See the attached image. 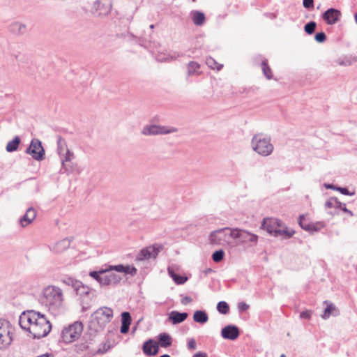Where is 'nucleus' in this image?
I'll list each match as a JSON object with an SVG mask.
<instances>
[{
  "mask_svg": "<svg viewBox=\"0 0 357 357\" xmlns=\"http://www.w3.org/2000/svg\"><path fill=\"white\" fill-rule=\"evenodd\" d=\"M19 324L22 329L29 331L34 339L47 336L52 328L46 317L35 310L22 313L19 317Z\"/></svg>",
  "mask_w": 357,
  "mask_h": 357,
  "instance_id": "1",
  "label": "nucleus"
},
{
  "mask_svg": "<svg viewBox=\"0 0 357 357\" xmlns=\"http://www.w3.org/2000/svg\"><path fill=\"white\" fill-rule=\"evenodd\" d=\"M43 303L50 310H57L61 307L63 302L62 290L56 286H48L43 289Z\"/></svg>",
  "mask_w": 357,
  "mask_h": 357,
  "instance_id": "2",
  "label": "nucleus"
},
{
  "mask_svg": "<svg viewBox=\"0 0 357 357\" xmlns=\"http://www.w3.org/2000/svg\"><path fill=\"white\" fill-rule=\"evenodd\" d=\"M113 318V310L107 307H101L91 317L89 327L98 332L105 328Z\"/></svg>",
  "mask_w": 357,
  "mask_h": 357,
  "instance_id": "3",
  "label": "nucleus"
},
{
  "mask_svg": "<svg viewBox=\"0 0 357 357\" xmlns=\"http://www.w3.org/2000/svg\"><path fill=\"white\" fill-rule=\"evenodd\" d=\"M251 145L254 151L264 157L270 155L274 150L271 139L261 133L253 136Z\"/></svg>",
  "mask_w": 357,
  "mask_h": 357,
  "instance_id": "4",
  "label": "nucleus"
},
{
  "mask_svg": "<svg viewBox=\"0 0 357 357\" xmlns=\"http://www.w3.org/2000/svg\"><path fill=\"white\" fill-rule=\"evenodd\" d=\"M236 229L225 227L211 232L209 241L213 245H230L231 241L235 239Z\"/></svg>",
  "mask_w": 357,
  "mask_h": 357,
  "instance_id": "5",
  "label": "nucleus"
},
{
  "mask_svg": "<svg viewBox=\"0 0 357 357\" xmlns=\"http://www.w3.org/2000/svg\"><path fill=\"white\" fill-rule=\"evenodd\" d=\"M10 324L5 319H0V351L7 349L13 342Z\"/></svg>",
  "mask_w": 357,
  "mask_h": 357,
  "instance_id": "6",
  "label": "nucleus"
},
{
  "mask_svg": "<svg viewBox=\"0 0 357 357\" xmlns=\"http://www.w3.org/2000/svg\"><path fill=\"white\" fill-rule=\"evenodd\" d=\"M83 331L82 322L75 321L62 331V338L65 342L70 343L77 340Z\"/></svg>",
  "mask_w": 357,
  "mask_h": 357,
  "instance_id": "7",
  "label": "nucleus"
},
{
  "mask_svg": "<svg viewBox=\"0 0 357 357\" xmlns=\"http://www.w3.org/2000/svg\"><path fill=\"white\" fill-rule=\"evenodd\" d=\"M177 131L174 127L158 126L155 124L146 125L142 130V134L146 136L167 135Z\"/></svg>",
  "mask_w": 357,
  "mask_h": 357,
  "instance_id": "8",
  "label": "nucleus"
},
{
  "mask_svg": "<svg viewBox=\"0 0 357 357\" xmlns=\"http://www.w3.org/2000/svg\"><path fill=\"white\" fill-rule=\"evenodd\" d=\"M25 153L31 155V157L37 161L43 160L45 155V151L41 141L36 138L31 141L30 145L26 149Z\"/></svg>",
  "mask_w": 357,
  "mask_h": 357,
  "instance_id": "9",
  "label": "nucleus"
},
{
  "mask_svg": "<svg viewBox=\"0 0 357 357\" xmlns=\"http://www.w3.org/2000/svg\"><path fill=\"white\" fill-rule=\"evenodd\" d=\"M162 244L155 243L140 250L136 257V261H144L149 259H155L163 250Z\"/></svg>",
  "mask_w": 357,
  "mask_h": 357,
  "instance_id": "10",
  "label": "nucleus"
},
{
  "mask_svg": "<svg viewBox=\"0 0 357 357\" xmlns=\"http://www.w3.org/2000/svg\"><path fill=\"white\" fill-rule=\"evenodd\" d=\"M235 239L238 240V243L252 246L257 244L258 236L255 234H251L247 231L241 230L236 228Z\"/></svg>",
  "mask_w": 357,
  "mask_h": 357,
  "instance_id": "11",
  "label": "nucleus"
},
{
  "mask_svg": "<svg viewBox=\"0 0 357 357\" xmlns=\"http://www.w3.org/2000/svg\"><path fill=\"white\" fill-rule=\"evenodd\" d=\"M111 8V0H97L93 5V13L98 16H105L109 13Z\"/></svg>",
  "mask_w": 357,
  "mask_h": 357,
  "instance_id": "12",
  "label": "nucleus"
},
{
  "mask_svg": "<svg viewBox=\"0 0 357 357\" xmlns=\"http://www.w3.org/2000/svg\"><path fill=\"white\" fill-rule=\"evenodd\" d=\"M261 226L269 234L275 236L278 227H282V222L277 218H264Z\"/></svg>",
  "mask_w": 357,
  "mask_h": 357,
  "instance_id": "13",
  "label": "nucleus"
},
{
  "mask_svg": "<svg viewBox=\"0 0 357 357\" xmlns=\"http://www.w3.org/2000/svg\"><path fill=\"white\" fill-rule=\"evenodd\" d=\"M239 328L234 325H228L221 331V335L224 339L234 340L239 336Z\"/></svg>",
  "mask_w": 357,
  "mask_h": 357,
  "instance_id": "14",
  "label": "nucleus"
},
{
  "mask_svg": "<svg viewBox=\"0 0 357 357\" xmlns=\"http://www.w3.org/2000/svg\"><path fill=\"white\" fill-rule=\"evenodd\" d=\"M341 16L340 10L335 8H329L326 10L323 14V18L328 24H335L339 21Z\"/></svg>",
  "mask_w": 357,
  "mask_h": 357,
  "instance_id": "15",
  "label": "nucleus"
},
{
  "mask_svg": "<svg viewBox=\"0 0 357 357\" xmlns=\"http://www.w3.org/2000/svg\"><path fill=\"white\" fill-rule=\"evenodd\" d=\"M158 344L153 340L149 339L144 342L142 351L146 356H155L158 352Z\"/></svg>",
  "mask_w": 357,
  "mask_h": 357,
  "instance_id": "16",
  "label": "nucleus"
},
{
  "mask_svg": "<svg viewBox=\"0 0 357 357\" xmlns=\"http://www.w3.org/2000/svg\"><path fill=\"white\" fill-rule=\"evenodd\" d=\"M36 217V211L33 207L29 208L25 214L20 219V223L22 227L30 225Z\"/></svg>",
  "mask_w": 357,
  "mask_h": 357,
  "instance_id": "17",
  "label": "nucleus"
},
{
  "mask_svg": "<svg viewBox=\"0 0 357 357\" xmlns=\"http://www.w3.org/2000/svg\"><path fill=\"white\" fill-rule=\"evenodd\" d=\"M59 155L61 160L62 168L66 172H71L73 171V168L68 166L66 162H70L74 158V153L68 149L67 151H64L63 154Z\"/></svg>",
  "mask_w": 357,
  "mask_h": 357,
  "instance_id": "18",
  "label": "nucleus"
},
{
  "mask_svg": "<svg viewBox=\"0 0 357 357\" xmlns=\"http://www.w3.org/2000/svg\"><path fill=\"white\" fill-rule=\"evenodd\" d=\"M188 317L187 312H179L178 311H172L169 314V319L172 324H178L184 321Z\"/></svg>",
  "mask_w": 357,
  "mask_h": 357,
  "instance_id": "19",
  "label": "nucleus"
},
{
  "mask_svg": "<svg viewBox=\"0 0 357 357\" xmlns=\"http://www.w3.org/2000/svg\"><path fill=\"white\" fill-rule=\"evenodd\" d=\"M71 240L68 238H65L57 243L52 248V250L55 252H61L68 248L70 245Z\"/></svg>",
  "mask_w": 357,
  "mask_h": 357,
  "instance_id": "20",
  "label": "nucleus"
},
{
  "mask_svg": "<svg viewBox=\"0 0 357 357\" xmlns=\"http://www.w3.org/2000/svg\"><path fill=\"white\" fill-rule=\"evenodd\" d=\"M158 343L161 347L167 348L172 344V338L169 334L167 333H160L158 336Z\"/></svg>",
  "mask_w": 357,
  "mask_h": 357,
  "instance_id": "21",
  "label": "nucleus"
},
{
  "mask_svg": "<svg viewBox=\"0 0 357 357\" xmlns=\"http://www.w3.org/2000/svg\"><path fill=\"white\" fill-rule=\"evenodd\" d=\"M183 56V54L174 52L172 53L166 54H159L156 56V59L161 62L174 61Z\"/></svg>",
  "mask_w": 357,
  "mask_h": 357,
  "instance_id": "22",
  "label": "nucleus"
},
{
  "mask_svg": "<svg viewBox=\"0 0 357 357\" xmlns=\"http://www.w3.org/2000/svg\"><path fill=\"white\" fill-rule=\"evenodd\" d=\"M75 291L77 294L81 297H89L91 294V289L84 285L82 282H80V284L75 289Z\"/></svg>",
  "mask_w": 357,
  "mask_h": 357,
  "instance_id": "23",
  "label": "nucleus"
},
{
  "mask_svg": "<svg viewBox=\"0 0 357 357\" xmlns=\"http://www.w3.org/2000/svg\"><path fill=\"white\" fill-rule=\"evenodd\" d=\"M200 65L196 61H190L187 66V74L188 76L198 75L200 74L199 71Z\"/></svg>",
  "mask_w": 357,
  "mask_h": 357,
  "instance_id": "24",
  "label": "nucleus"
},
{
  "mask_svg": "<svg viewBox=\"0 0 357 357\" xmlns=\"http://www.w3.org/2000/svg\"><path fill=\"white\" fill-rule=\"evenodd\" d=\"M193 319L195 322L205 324L208 321V317L205 311L197 310L194 313Z\"/></svg>",
  "mask_w": 357,
  "mask_h": 357,
  "instance_id": "25",
  "label": "nucleus"
},
{
  "mask_svg": "<svg viewBox=\"0 0 357 357\" xmlns=\"http://www.w3.org/2000/svg\"><path fill=\"white\" fill-rule=\"evenodd\" d=\"M10 30L15 34H23L26 32V25L20 22H14L10 25Z\"/></svg>",
  "mask_w": 357,
  "mask_h": 357,
  "instance_id": "26",
  "label": "nucleus"
},
{
  "mask_svg": "<svg viewBox=\"0 0 357 357\" xmlns=\"http://www.w3.org/2000/svg\"><path fill=\"white\" fill-rule=\"evenodd\" d=\"M20 138L18 136L15 137L13 140L9 141L6 145V151L11 153L17 151L20 144Z\"/></svg>",
  "mask_w": 357,
  "mask_h": 357,
  "instance_id": "27",
  "label": "nucleus"
},
{
  "mask_svg": "<svg viewBox=\"0 0 357 357\" xmlns=\"http://www.w3.org/2000/svg\"><path fill=\"white\" fill-rule=\"evenodd\" d=\"M192 18L195 25L200 26L205 20V15L203 13L195 10L192 13Z\"/></svg>",
  "mask_w": 357,
  "mask_h": 357,
  "instance_id": "28",
  "label": "nucleus"
},
{
  "mask_svg": "<svg viewBox=\"0 0 357 357\" xmlns=\"http://www.w3.org/2000/svg\"><path fill=\"white\" fill-rule=\"evenodd\" d=\"M298 224L302 229L306 231H317V229L312 224H310L305 221V215H301L298 218Z\"/></svg>",
  "mask_w": 357,
  "mask_h": 357,
  "instance_id": "29",
  "label": "nucleus"
},
{
  "mask_svg": "<svg viewBox=\"0 0 357 357\" xmlns=\"http://www.w3.org/2000/svg\"><path fill=\"white\" fill-rule=\"evenodd\" d=\"M168 272L171 278L173 279V280L177 284H184L187 280L188 278L185 276L180 275L176 273H174L173 271L168 269Z\"/></svg>",
  "mask_w": 357,
  "mask_h": 357,
  "instance_id": "30",
  "label": "nucleus"
},
{
  "mask_svg": "<svg viewBox=\"0 0 357 357\" xmlns=\"http://www.w3.org/2000/svg\"><path fill=\"white\" fill-rule=\"evenodd\" d=\"M341 202L336 197H331L325 202V208H337V206H341Z\"/></svg>",
  "mask_w": 357,
  "mask_h": 357,
  "instance_id": "31",
  "label": "nucleus"
},
{
  "mask_svg": "<svg viewBox=\"0 0 357 357\" xmlns=\"http://www.w3.org/2000/svg\"><path fill=\"white\" fill-rule=\"evenodd\" d=\"M262 71L264 76L268 79H271L273 77L272 71L269 66L268 65L267 60H264L261 63Z\"/></svg>",
  "mask_w": 357,
  "mask_h": 357,
  "instance_id": "32",
  "label": "nucleus"
},
{
  "mask_svg": "<svg viewBox=\"0 0 357 357\" xmlns=\"http://www.w3.org/2000/svg\"><path fill=\"white\" fill-rule=\"evenodd\" d=\"M206 65L212 68V69H217L218 70H220L222 68V64L218 63V62L212 57H208L206 61Z\"/></svg>",
  "mask_w": 357,
  "mask_h": 357,
  "instance_id": "33",
  "label": "nucleus"
},
{
  "mask_svg": "<svg viewBox=\"0 0 357 357\" xmlns=\"http://www.w3.org/2000/svg\"><path fill=\"white\" fill-rule=\"evenodd\" d=\"M68 149L66 141L61 137H59L57 139V151L59 155L63 154Z\"/></svg>",
  "mask_w": 357,
  "mask_h": 357,
  "instance_id": "34",
  "label": "nucleus"
},
{
  "mask_svg": "<svg viewBox=\"0 0 357 357\" xmlns=\"http://www.w3.org/2000/svg\"><path fill=\"white\" fill-rule=\"evenodd\" d=\"M218 311L223 314H226L229 311V306L225 301H220L217 305Z\"/></svg>",
  "mask_w": 357,
  "mask_h": 357,
  "instance_id": "35",
  "label": "nucleus"
},
{
  "mask_svg": "<svg viewBox=\"0 0 357 357\" xmlns=\"http://www.w3.org/2000/svg\"><path fill=\"white\" fill-rule=\"evenodd\" d=\"M357 61V59L354 57H345L343 59H338L337 63L340 66H351L354 62H356Z\"/></svg>",
  "mask_w": 357,
  "mask_h": 357,
  "instance_id": "36",
  "label": "nucleus"
},
{
  "mask_svg": "<svg viewBox=\"0 0 357 357\" xmlns=\"http://www.w3.org/2000/svg\"><path fill=\"white\" fill-rule=\"evenodd\" d=\"M294 234V230H289L287 228L281 229V227H278L275 236L280 235H285L287 238H290Z\"/></svg>",
  "mask_w": 357,
  "mask_h": 357,
  "instance_id": "37",
  "label": "nucleus"
},
{
  "mask_svg": "<svg viewBox=\"0 0 357 357\" xmlns=\"http://www.w3.org/2000/svg\"><path fill=\"white\" fill-rule=\"evenodd\" d=\"M107 271V269H101L98 271H90L89 275L93 279H95L97 282H100L101 275L105 274Z\"/></svg>",
  "mask_w": 357,
  "mask_h": 357,
  "instance_id": "38",
  "label": "nucleus"
},
{
  "mask_svg": "<svg viewBox=\"0 0 357 357\" xmlns=\"http://www.w3.org/2000/svg\"><path fill=\"white\" fill-rule=\"evenodd\" d=\"M107 275L109 276L111 285H116L122 280V278L118 274L109 273Z\"/></svg>",
  "mask_w": 357,
  "mask_h": 357,
  "instance_id": "39",
  "label": "nucleus"
},
{
  "mask_svg": "<svg viewBox=\"0 0 357 357\" xmlns=\"http://www.w3.org/2000/svg\"><path fill=\"white\" fill-rule=\"evenodd\" d=\"M225 252L222 250H216L212 255V259L215 262H220L224 258Z\"/></svg>",
  "mask_w": 357,
  "mask_h": 357,
  "instance_id": "40",
  "label": "nucleus"
},
{
  "mask_svg": "<svg viewBox=\"0 0 357 357\" xmlns=\"http://www.w3.org/2000/svg\"><path fill=\"white\" fill-rule=\"evenodd\" d=\"M317 24L314 21H311L305 25L304 30L308 34H312L314 32Z\"/></svg>",
  "mask_w": 357,
  "mask_h": 357,
  "instance_id": "41",
  "label": "nucleus"
},
{
  "mask_svg": "<svg viewBox=\"0 0 357 357\" xmlns=\"http://www.w3.org/2000/svg\"><path fill=\"white\" fill-rule=\"evenodd\" d=\"M79 280H77L73 278H67L63 280V282L68 286H71L74 289L80 284Z\"/></svg>",
  "mask_w": 357,
  "mask_h": 357,
  "instance_id": "42",
  "label": "nucleus"
},
{
  "mask_svg": "<svg viewBox=\"0 0 357 357\" xmlns=\"http://www.w3.org/2000/svg\"><path fill=\"white\" fill-rule=\"evenodd\" d=\"M131 320V316L128 312H123L121 314V324L125 325H130Z\"/></svg>",
  "mask_w": 357,
  "mask_h": 357,
  "instance_id": "43",
  "label": "nucleus"
},
{
  "mask_svg": "<svg viewBox=\"0 0 357 357\" xmlns=\"http://www.w3.org/2000/svg\"><path fill=\"white\" fill-rule=\"evenodd\" d=\"M126 268V266L123 264H119L116 266H109V268L107 269L108 271H116L119 273H124Z\"/></svg>",
  "mask_w": 357,
  "mask_h": 357,
  "instance_id": "44",
  "label": "nucleus"
},
{
  "mask_svg": "<svg viewBox=\"0 0 357 357\" xmlns=\"http://www.w3.org/2000/svg\"><path fill=\"white\" fill-rule=\"evenodd\" d=\"M99 284L102 286H107L111 285L109 282V276L107 274L101 275L100 280Z\"/></svg>",
  "mask_w": 357,
  "mask_h": 357,
  "instance_id": "45",
  "label": "nucleus"
},
{
  "mask_svg": "<svg viewBox=\"0 0 357 357\" xmlns=\"http://www.w3.org/2000/svg\"><path fill=\"white\" fill-rule=\"evenodd\" d=\"M335 309V307L333 306V304H330L328 305H327V307H326L325 310H324V315L322 316V317L324 319H326L328 318H329L332 311Z\"/></svg>",
  "mask_w": 357,
  "mask_h": 357,
  "instance_id": "46",
  "label": "nucleus"
},
{
  "mask_svg": "<svg viewBox=\"0 0 357 357\" xmlns=\"http://www.w3.org/2000/svg\"><path fill=\"white\" fill-rule=\"evenodd\" d=\"M137 268L135 266L127 265L126 266L124 273L133 276L137 273Z\"/></svg>",
  "mask_w": 357,
  "mask_h": 357,
  "instance_id": "47",
  "label": "nucleus"
},
{
  "mask_svg": "<svg viewBox=\"0 0 357 357\" xmlns=\"http://www.w3.org/2000/svg\"><path fill=\"white\" fill-rule=\"evenodd\" d=\"M314 39L318 43H323L326 40V36L324 32L317 33L314 36Z\"/></svg>",
  "mask_w": 357,
  "mask_h": 357,
  "instance_id": "48",
  "label": "nucleus"
},
{
  "mask_svg": "<svg viewBox=\"0 0 357 357\" xmlns=\"http://www.w3.org/2000/svg\"><path fill=\"white\" fill-rule=\"evenodd\" d=\"M335 190L339 191L341 194L344 195H349L352 196L355 194L354 192H349L347 188H342V187H337L335 188Z\"/></svg>",
  "mask_w": 357,
  "mask_h": 357,
  "instance_id": "49",
  "label": "nucleus"
},
{
  "mask_svg": "<svg viewBox=\"0 0 357 357\" xmlns=\"http://www.w3.org/2000/svg\"><path fill=\"white\" fill-rule=\"evenodd\" d=\"M303 5L307 9L312 8L314 7V0H303Z\"/></svg>",
  "mask_w": 357,
  "mask_h": 357,
  "instance_id": "50",
  "label": "nucleus"
},
{
  "mask_svg": "<svg viewBox=\"0 0 357 357\" xmlns=\"http://www.w3.org/2000/svg\"><path fill=\"white\" fill-rule=\"evenodd\" d=\"M188 348L190 350H194L197 348V343L194 339H190L188 342Z\"/></svg>",
  "mask_w": 357,
  "mask_h": 357,
  "instance_id": "51",
  "label": "nucleus"
},
{
  "mask_svg": "<svg viewBox=\"0 0 357 357\" xmlns=\"http://www.w3.org/2000/svg\"><path fill=\"white\" fill-rule=\"evenodd\" d=\"M341 206H337V208H340L342 211L348 213L350 216H353L352 211L347 208L345 204L341 202Z\"/></svg>",
  "mask_w": 357,
  "mask_h": 357,
  "instance_id": "52",
  "label": "nucleus"
},
{
  "mask_svg": "<svg viewBox=\"0 0 357 357\" xmlns=\"http://www.w3.org/2000/svg\"><path fill=\"white\" fill-rule=\"evenodd\" d=\"M312 312L310 310L303 311L300 314V317L302 319H309L311 317Z\"/></svg>",
  "mask_w": 357,
  "mask_h": 357,
  "instance_id": "53",
  "label": "nucleus"
},
{
  "mask_svg": "<svg viewBox=\"0 0 357 357\" xmlns=\"http://www.w3.org/2000/svg\"><path fill=\"white\" fill-rule=\"evenodd\" d=\"M192 301V300L190 296H185L182 298L181 303L184 305H187L188 304L190 303Z\"/></svg>",
  "mask_w": 357,
  "mask_h": 357,
  "instance_id": "54",
  "label": "nucleus"
},
{
  "mask_svg": "<svg viewBox=\"0 0 357 357\" xmlns=\"http://www.w3.org/2000/svg\"><path fill=\"white\" fill-rule=\"evenodd\" d=\"M130 328V325H125L123 324H121L120 331L123 334H126L128 332Z\"/></svg>",
  "mask_w": 357,
  "mask_h": 357,
  "instance_id": "55",
  "label": "nucleus"
},
{
  "mask_svg": "<svg viewBox=\"0 0 357 357\" xmlns=\"http://www.w3.org/2000/svg\"><path fill=\"white\" fill-rule=\"evenodd\" d=\"M249 308V305L245 303L241 302L238 304V309L240 311H245Z\"/></svg>",
  "mask_w": 357,
  "mask_h": 357,
  "instance_id": "56",
  "label": "nucleus"
},
{
  "mask_svg": "<svg viewBox=\"0 0 357 357\" xmlns=\"http://www.w3.org/2000/svg\"><path fill=\"white\" fill-rule=\"evenodd\" d=\"M192 357H208L207 354L204 352H198L193 355Z\"/></svg>",
  "mask_w": 357,
  "mask_h": 357,
  "instance_id": "57",
  "label": "nucleus"
},
{
  "mask_svg": "<svg viewBox=\"0 0 357 357\" xmlns=\"http://www.w3.org/2000/svg\"><path fill=\"white\" fill-rule=\"evenodd\" d=\"M325 188L327 189H333L335 190V188H337V186H335L333 184H325Z\"/></svg>",
  "mask_w": 357,
  "mask_h": 357,
  "instance_id": "58",
  "label": "nucleus"
},
{
  "mask_svg": "<svg viewBox=\"0 0 357 357\" xmlns=\"http://www.w3.org/2000/svg\"><path fill=\"white\" fill-rule=\"evenodd\" d=\"M160 357H171V356L168 354H163V355L160 356Z\"/></svg>",
  "mask_w": 357,
  "mask_h": 357,
  "instance_id": "59",
  "label": "nucleus"
},
{
  "mask_svg": "<svg viewBox=\"0 0 357 357\" xmlns=\"http://www.w3.org/2000/svg\"><path fill=\"white\" fill-rule=\"evenodd\" d=\"M355 21L356 23L357 24V13L355 14Z\"/></svg>",
  "mask_w": 357,
  "mask_h": 357,
  "instance_id": "60",
  "label": "nucleus"
},
{
  "mask_svg": "<svg viewBox=\"0 0 357 357\" xmlns=\"http://www.w3.org/2000/svg\"><path fill=\"white\" fill-rule=\"evenodd\" d=\"M153 28H154V25L153 24L150 25V29H153Z\"/></svg>",
  "mask_w": 357,
  "mask_h": 357,
  "instance_id": "61",
  "label": "nucleus"
},
{
  "mask_svg": "<svg viewBox=\"0 0 357 357\" xmlns=\"http://www.w3.org/2000/svg\"><path fill=\"white\" fill-rule=\"evenodd\" d=\"M280 357H286L284 354H282Z\"/></svg>",
  "mask_w": 357,
  "mask_h": 357,
  "instance_id": "62",
  "label": "nucleus"
},
{
  "mask_svg": "<svg viewBox=\"0 0 357 357\" xmlns=\"http://www.w3.org/2000/svg\"><path fill=\"white\" fill-rule=\"evenodd\" d=\"M210 271H211V269L209 268L208 270H207V272H210Z\"/></svg>",
  "mask_w": 357,
  "mask_h": 357,
  "instance_id": "63",
  "label": "nucleus"
}]
</instances>
